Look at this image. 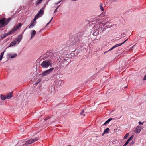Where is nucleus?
<instances>
[{"instance_id":"28","label":"nucleus","mask_w":146,"mask_h":146,"mask_svg":"<svg viewBox=\"0 0 146 146\" xmlns=\"http://www.w3.org/2000/svg\"><path fill=\"white\" fill-rule=\"evenodd\" d=\"M138 123L139 124V125H143V122H141V121H139V122H138Z\"/></svg>"},{"instance_id":"5","label":"nucleus","mask_w":146,"mask_h":146,"mask_svg":"<svg viewBox=\"0 0 146 146\" xmlns=\"http://www.w3.org/2000/svg\"><path fill=\"white\" fill-rule=\"evenodd\" d=\"M22 38V35H20L14 41L12 42L10 44L9 47L15 45L17 43H19Z\"/></svg>"},{"instance_id":"25","label":"nucleus","mask_w":146,"mask_h":146,"mask_svg":"<svg viewBox=\"0 0 146 146\" xmlns=\"http://www.w3.org/2000/svg\"><path fill=\"white\" fill-rule=\"evenodd\" d=\"M129 142L127 141L124 144L123 146H126L128 144Z\"/></svg>"},{"instance_id":"24","label":"nucleus","mask_w":146,"mask_h":146,"mask_svg":"<svg viewBox=\"0 0 146 146\" xmlns=\"http://www.w3.org/2000/svg\"><path fill=\"white\" fill-rule=\"evenodd\" d=\"M84 112V110H83L80 113V115H83L84 116L85 114H83V113Z\"/></svg>"},{"instance_id":"37","label":"nucleus","mask_w":146,"mask_h":146,"mask_svg":"<svg viewBox=\"0 0 146 146\" xmlns=\"http://www.w3.org/2000/svg\"><path fill=\"white\" fill-rule=\"evenodd\" d=\"M47 119H45L44 120H45V121H46V120H47Z\"/></svg>"},{"instance_id":"27","label":"nucleus","mask_w":146,"mask_h":146,"mask_svg":"<svg viewBox=\"0 0 146 146\" xmlns=\"http://www.w3.org/2000/svg\"><path fill=\"white\" fill-rule=\"evenodd\" d=\"M63 82L62 81L60 80L59 81L58 84H60V85L61 84H63Z\"/></svg>"},{"instance_id":"33","label":"nucleus","mask_w":146,"mask_h":146,"mask_svg":"<svg viewBox=\"0 0 146 146\" xmlns=\"http://www.w3.org/2000/svg\"><path fill=\"white\" fill-rule=\"evenodd\" d=\"M50 0H48V1L46 3V4H46V5H47L48 4V2L50 1Z\"/></svg>"},{"instance_id":"17","label":"nucleus","mask_w":146,"mask_h":146,"mask_svg":"<svg viewBox=\"0 0 146 146\" xmlns=\"http://www.w3.org/2000/svg\"><path fill=\"white\" fill-rule=\"evenodd\" d=\"M42 1L41 0H37L36 2V4L38 5V4L40 3Z\"/></svg>"},{"instance_id":"35","label":"nucleus","mask_w":146,"mask_h":146,"mask_svg":"<svg viewBox=\"0 0 146 146\" xmlns=\"http://www.w3.org/2000/svg\"><path fill=\"white\" fill-rule=\"evenodd\" d=\"M127 141L129 142L130 140L129 139Z\"/></svg>"},{"instance_id":"9","label":"nucleus","mask_w":146,"mask_h":146,"mask_svg":"<svg viewBox=\"0 0 146 146\" xmlns=\"http://www.w3.org/2000/svg\"><path fill=\"white\" fill-rule=\"evenodd\" d=\"M17 56V54L16 53L12 54L8 53L7 54V56L8 58H14L16 57Z\"/></svg>"},{"instance_id":"42","label":"nucleus","mask_w":146,"mask_h":146,"mask_svg":"<svg viewBox=\"0 0 146 146\" xmlns=\"http://www.w3.org/2000/svg\"><path fill=\"white\" fill-rule=\"evenodd\" d=\"M42 1H43V0H41Z\"/></svg>"},{"instance_id":"21","label":"nucleus","mask_w":146,"mask_h":146,"mask_svg":"<svg viewBox=\"0 0 146 146\" xmlns=\"http://www.w3.org/2000/svg\"><path fill=\"white\" fill-rule=\"evenodd\" d=\"M12 34L11 33L10 31L8 33H5L4 35V36H5V37H6L7 36L10 35L11 34Z\"/></svg>"},{"instance_id":"23","label":"nucleus","mask_w":146,"mask_h":146,"mask_svg":"<svg viewBox=\"0 0 146 146\" xmlns=\"http://www.w3.org/2000/svg\"><path fill=\"white\" fill-rule=\"evenodd\" d=\"M73 42L74 44L78 45L80 44V42Z\"/></svg>"},{"instance_id":"19","label":"nucleus","mask_w":146,"mask_h":146,"mask_svg":"<svg viewBox=\"0 0 146 146\" xmlns=\"http://www.w3.org/2000/svg\"><path fill=\"white\" fill-rule=\"evenodd\" d=\"M4 53V52H3L1 53V55H0V60H1L2 59Z\"/></svg>"},{"instance_id":"30","label":"nucleus","mask_w":146,"mask_h":146,"mask_svg":"<svg viewBox=\"0 0 146 146\" xmlns=\"http://www.w3.org/2000/svg\"><path fill=\"white\" fill-rule=\"evenodd\" d=\"M133 135H132L131 136L129 139L131 140H132L133 138Z\"/></svg>"},{"instance_id":"29","label":"nucleus","mask_w":146,"mask_h":146,"mask_svg":"<svg viewBox=\"0 0 146 146\" xmlns=\"http://www.w3.org/2000/svg\"><path fill=\"white\" fill-rule=\"evenodd\" d=\"M1 38H2L4 39L5 38V36H4V35H2L1 36Z\"/></svg>"},{"instance_id":"26","label":"nucleus","mask_w":146,"mask_h":146,"mask_svg":"<svg viewBox=\"0 0 146 146\" xmlns=\"http://www.w3.org/2000/svg\"><path fill=\"white\" fill-rule=\"evenodd\" d=\"M60 6V5L58 6V7H57V8H56L55 9V10H54V13H56L57 11V9L58 8V7Z\"/></svg>"},{"instance_id":"15","label":"nucleus","mask_w":146,"mask_h":146,"mask_svg":"<svg viewBox=\"0 0 146 146\" xmlns=\"http://www.w3.org/2000/svg\"><path fill=\"white\" fill-rule=\"evenodd\" d=\"M113 119L112 118H110L109 119H108L107 121H106L105 122V123L103 125H105L106 124L109 123V122H110L111 120H112Z\"/></svg>"},{"instance_id":"40","label":"nucleus","mask_w":146,"mask_h":146,"mask_svg":"<svg viewBox=\"0 0 146 146\" xmlns=\"http://www.w3.org/2000/svg\"><path fill=\"white\" fill-rule=\"evenodd\" d=\"M37 84H38V83H36V82L35 83V84H36V85Z\"/></svg>"},{"instance_id":"38","label":"nucleus","mask_w":146,"mask_h":146,"mask_svg":"<svg viewBox=\"0 0 146 146\" xmlns=\"http://www.w3.org/2000/svg\"><path fill=\"white\" fill-rule=\"evenodd\" d=\"M118 0H114V1H118Z\"/></svg>"},{"instance_id":"3","label":"nucleus","mask_w":146,"mask_h":146,"mask_svg":"<svg viewBox=\"0 0 146 146\" xmlns=\"http://www.w3.org/2000/svg\"><path fill=\"white\" fill-rule=\"evenodd\" d=\"M11 18L9 17L7 19L3 18L0 20V24H1L3 26L7 25L11 20Z\"/></svg>"},{"instance_id":"22","label":"nucleus","mask_w":146,"mask_h":146,"mask_svg":"<svg viewBox=\"0 0 146 146\" xmlns=\"http://www.w3.org/2000/svg\"><path fill=\"white\" fill-rule=\"evenodd\" d=\"M129 133H127L125 134L124 137V139H126L129 136Z\"/></svg>"},{"instance_id":"32","label":"nucleus","mask_w":146,"mask_h":146,"mask_svg":"<svg viewBox=\"0 0 146 146\" xmlns=\"http://www.w3.org/2000/svg\"><path fill=\"white\" fill-rule=\"evenodd\" d=\"M46 6V4H44V7L43 8H45V7Z\"/></svg>"},{"instance_id":"16","label":"nucleus","mask_w":146,"mask_h":146,"mask_svg":"<svg viewBox=\"0 0 146 146\" xmlns=\"http://www.w3.org/2000/svg\"><path fill=\"white\" fill-rule=\"evenodd\" d=\"M110 130L109 128H107L104 131V133H107L109 132Z\"/></svg>"},{"instance_id":"13","label":"nucleus","mask_w":146,"mask_h":146,"mask_svg":"<svg viewBox=\"0 0 146 146\" xmlns=\"http://www.w3.org/2000/svg\"><path fill=\"white\" fill-rule=\"evenodd\" d=\"M36 31L34 30L33 31H32V32L31 33V39L36 34Z\"/></svg>"},{"instance_id":"43","label":"nucleus","mask_w":146,"mask_h":146,"mask_svg":"<svg viewBox=\"0 0 146 146\" xmlns=\"http://www.w3.org/2000/svg\"><path fill=\"white\" fill-rule=\"evenodd\" d=\"M145 122H146V121Z\"/></svg>"},{"instance_id":"4","label":"nucleus","mask_w":146,"mask_h":146,"mask_svg":"<svg viewBox=\"0 0 146 146\" xmlns=\"http://www.w3.org/2000/svg\"><path fill=\"white\" fill-rule=\"evenodd\" d=\"M44 8H41L38 11V13L35 16L34 19V20L35 21L39 17H41L44 14Z\"/></svg>"},{"instance_id":"10","label":"nucleus","mask_w":146,"mask_h":146,"mask_svg":"<svg viewBox=\"0 0 146 146\" xmlns=\"http://www.w3.org/2000/svg\"><path fill=\"white\" fill-rule=\"evenodd\" d=\"M12 94V92H11L5 95L7 99H9L11 98L13 96Z\"/></svg>"},{"instance_id":"14","label":"nucleus","mask_w":146,"mask_h":146,"mask_svg":"<svg viewBox=\"0 0 146 146\" xmlns=\"http://www.w3.org/2000/svg\"><path fill=\"white\" fill-rule=\"evenodd\" d=\"M0 98L3 100H4L5 99H7L5 95H3L2 94L0 95Z\"/></svg>"},{"instance_id":"1","label":"nucleus","mask_w":146,"mask_h":146,"mask_svg":"<svg viewBox=\"0 0 146 146\" xmlns=\"http://www.w3.org/2000/svg\"><path fill=\"white\" fill-rule=\"evenodd\" d=\"M39 138L35 137L34 139H30L27 141L25 142L21 141L19 142L20 144H21V146H27L31 144L36 142L38 140Z\"/></svg>"},{"instance_id":"6","label":"nucleus","mask_w":146,"mask_h":146,"mask_svg":"<svg viewBox=\"0 0 146 146\" xmlns=\"http://www.w3.org/2000/svg\"><path fill=\"white\" fill-rule=\"evenodd\" d=\"M54 68H51L43 72L40 74V75L43 77L46 75H47L50 73L54 70Z\"/></svg>"},{"instance_id":"31","label":"nucleus","mask_w":146,"mask_h":146,"mask_svg":"<svg viewBox=\"0 0 146 146\" xmlns=\"http://www.w3.org/2000/svg\"><path fill=\"white\" fill-rule=\"evenodd\" d=\"M50 22L51 21H50L48 23L47 25H46V26L48 25L50 23Z\"/></svg>"},{"instance_id":"8","label":"nucleus","mask_w":146,"mask_h":146,"mask_svg":"<svg viewBox=\"0 0 146 146\" xmlns=\"http://www.w3.org/2000/svg\"><path fill=\"white\" fill-rule=\"evenodd\" d=\"M128 39H127L123 43L117 44L115 45L114 46H113V47H112L111 48H110V49H109L108 50V51H110L112 50H113V49H114V48L122 45L123 44H124L126 41H127L128 40Z\"/></svg>"},{"instance_id":"39","label":"nucleus","mask_w":146,"mask_h":146,"mask_svg":"<svg viewBox=\"0 0 146 146\" xmlns=\"http://www.w3.org/2000/svg\"><path fill=\"white\" fill-rule=\"evenodd\" d=\"M104 133H103L102 134V135H104Z\"/></svg>"},{"instance_id":"34","label":"nucleus","mask_w":146,"mask_h":146,"mask_svg":"<svg viewBox=\"0 0 146 146\" xmlns=\"http://www.w3.org/2000/svg\"><path fill=\"white\" fill-rule=\"evenodd\" d=\"M62 0H61V1H59V2H58V3L57 4H59V3H60L61 2V1H62Z\"/></svg>"},{"instance_id":"18","label":"nucleus","mask_w":146,"mask_h":146,"mask_svg":"<svg viewBox=\"0 0 146 146\" xmlns=\"http://www.w3.org/2000/svg\"><path fill=\"white\" fill-rule=\"evenodd\" d=\"M67 62V61L66 59H64L62 61V62H61V64H64V63L66 64Z\"/></svg>"},{"instance_id":"12","label":"nucleus","mask_w":146,"mask_h":146,"mask_svg":"<svg viewBox=\"0 0 146 146\" xmlns=\"http://www.w3.org/2000/svg\"><path fill=\"white\" fill-rule=\"evenodd\" d=\"M35 21H34V20L31 22L30 25L29 27V29H31L35 25V24L36 23V22H35Z\"/></svg>"},{"instance_id":"7","label":"nucleus","mask_w":146,"mask_h":146,"mask_svg":"<svg viewBox=\"0 0 146 146\" xmlns=\"http://www.w3.org/2000/svg\"><path fill=\"white\" fill-rule=\"evenodd\" d=\"M21 25V23H19L18 25L14 27L10 31L12 33L18 29Z\"/></svg>"},{"instance_id":"20","label":"nucleus","mask_w":146,"mask_h":146,"mask_svg":"<svg viewBox=\"0 0 146 146\" xmlns=\"http://www.w3.org/2000/svg\"><path fill=\"white\" fill-rule=\"evenodd\" d=\"M100 10H101L102 11H104V9L103 7H102V4L101 3H100Z\"/></svg>"},{"instance_id":"36","label":"nucleus","mask_w":146,"mask_h":146,"mask_svg":"<svg viewBox=\"0 0 146 146\" xmlns=\"http://www.w3.org/2000/svg\"><path fill=\"white\" fill-rule=\"evenodd\" d=\"M53 17H52V18H51V19L50 21H51L52 20V19H53Z\"/></svg>"},{"instance_id":"11","label":"nucleus","mask_w":146,"mask_h":146,"mask_svg":"<svg viewBox=\"0 0 146 146\" xmlns=\"http://www.w3.org/2000/svg\"><path fill=\"white\" fill-rule=\"evenodd\" d=\"M141 127L138 126L136 128L135 132L137 133H139L141 131Z\"/></svg>"},{"instance_id":"2","label":"nucleus","mask_w":146,"mask_h":146,"mask_svg":"<svg viewBox=\"0 0 146 146\" xmlns=\"http://www.w3.org/2000/svg\"><path fill=\"white\" fill-rule=\"evenodd\" d=\"M52 58L43 61L41 64L42 67L45 68H47L49 66L51 67L52 66V62L53 61Z\"/></svg>"},{"instance_id":"41","label":"nucleus","mask_w":146,"mask_h":146,"mask_svg":"<svg viewBox=\"0 0 146 146\" xmlns=\"http://www.w3.org/2000/svg\"><path fill=\"white\" fill-rule=\"evenodd\" d=\"M68 146H71V145H68Z\"/></svg>"}]
</instances>
